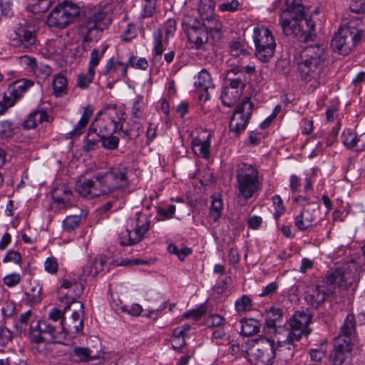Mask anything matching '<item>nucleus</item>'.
<instances>
[{
    "label": "nucleus",
    "instance_id": "obj_15",
    "mask_svg": "<svg viewBox=\"0 0 365 365\" xmlns=\"http://www.w3.org/2000/svg\"><path fill=\"white\" fill-rule=\"evenodd\" d=\"M253 107L254 103L250 101V98L246 96L234 110L229 128L231 132L234 133L235 137H239L246 129Z\"/></svg>",
    "mask_w": 365,
    "mask_h": 365
},
{
    "label": "nucleus",
    "instance_id": "obj_38",
    "mask_svg": "<svg viewBox=\"0 0 365 365\" xmlns=\"http://www.w3.org/2000/svg\"><path fill=\"white\" fill-rule=\"evenodd\" d=\"M214 3L212 0H200L198 6V13L201 21H205L214 15Z\"/></svg>",
    "mask_w": 365,
    "mask_h": 365
},
{
    "label": "nucleus",
    "instance_id": "obj_43",
    "mask_svg": "<svg viewBox=\"0 0 365 365\" xmlns=\"http://www.w3.org/2000/svg\"><path fill=\"white\" fill-rule=\"evenodd\" d=\"M82 279H64L62 282L61 287L65 289H73L76 296L80 295L83 290V286L81 283Z\"/></svg>",
    "mask_w": 365,
    "mask_h": 365
},
{
    "label": "nucleus",
    "instance_id": "obj_41",
    "mask_svg": "<svg viewBox=\"0 0 365 365\" xmlns=\"http://www.w3.org/2000/svg\"><path fill=\"white\" fill-rule=\"evenodd\" d=\"M107 48L108 46H105L101 51L98 48H94L91 51L88 68L90 72H95V68L99 65Z\"/></svg>",
    "mask_w": 365,
    "mask_h": 365
},
{
    "label": "nucleus",
    "instance_id": "obj_29",
    "mask_svg": "<svg viewBox=\"0 0 365 365\" xmlns=\"http://www.w3.org/2000/svg\"><path fill=\"white\" fill-rule=\"evenodd\" d=\"M101 138L96 132L95 123H91L83 140V151L89 153L98 147Z\"/></svg>",
    "mask_w": 365,
    "mask_h": 365
},
{
    "label": "nucleus",
    "instance_id": "obj_2",
    "mask_svg": "<svg viewBox=\"0 0 365 365\" xmlns=\"http://www.w3.org/2000/svg\"><path fill=\"white\" fill-rule=\"evenodd\" d=\"M128 173L127 167L118 164L106 171L95 173L91 179L78 180L76 190L88 200L124 190L129 184Z\"/></svg>",
    "mask_w": 365,
    "mask_h": 365
},
{
    "label": "nucleus",
    "instance_id": "obj_1",
    "mask_svg": "<svg viewBox=\"0 0 365 365\" xmlns=\"http://www.w3.org/2000/svg\"><path fill=\"white\" fill-rule=\"evenodd\" d=\"M361 270V265L355 261L346 262L330 269L324 280L326 285L310 287L307 291L305 301L310 307L317 309L334 294L336 286L344 289L352 286L356 287Z\"/></svg>",
    "mask_w": 365,
    "mask_h": 365
},
{
    "label": "nucleus",
    "instance_id": "obj_63",
    "mask_svg": "<svg viewBox=\"0 0 365 365\" xmlns=\"http://www.w3.org/2000/svg\"><path fill=\"white\" fill-rule=\"evenodd\" d=\"M240 3L237 0L224 2L219 5V10L221 11L235 12L237 11Z\"/></svg>",
    "mask_w": 365,
    "mask_h": 365
},
{
    "label": "nucleus",
    "instance_id": "obj_40",
    "mask_svg": "<svg viewBox=\"0 0 365 365\" xmlns=\"http://www.w3.org/2000/svg\"><path fill=\"white\" fill-rule=\"evenodd\" d=\"M359 136L351 130L348 129L342 133L341 138L344 145L349 150H355L358 145Z\"/></svg>",
    "mask_w": 365,
    "mask_h": 365
},
{
    "label": "nucleus",
    "instance_id": "obj_22",
    "mask_svg": "<svg viewBox=\"0 0 365 365\" xmlns=\"http://www.w3.org/2000/svg\"><path fill=\"white\" fill-rule=\"evenodd\" d=\"M52 120L53 118L44 108L37 107L27 115L23 121L21 127L25 130H34L37 128L38 124L43 122L49 123Z\"/></svg>",
    "mask_w": 365,
    "mask_h": 365
},
{
    "label": "nucleus",
    "instance_id": "obj_47",
    "mask_svg": "<svg viewBox=\"0 0 365 365\" xmlns=\"http://www.w3.org/2000/svg\"><path fill=\"white\" fill-rule=\"evenodd\" d=\"M312 317L304 311H297L292 317V322L293 324L299 323V325H304L309 327L311 323Z\"/></svg>",
    "mask_w": 365,
    "mask_h": 365
},
{
    "label": "nucleus",
    "instance_id": "obj_3",
    "mask_svg": "<svg viewBox=\"0 0 365 365\" xmlns=\"http://www.w3.org/2000/svg\"><path fill=\"white\" fill-rule=\"evenodd\" d=\"M326 48L322 44L306 46L300 53L297 71L302 81L315 89L324 83L326 76Z\"/></svg>",
    "mask_w": 365,
    "mask_h": 365
},
{
    "label": "nucleus",
    "instance_id": "obj_16",
    "mask_svg": "<svg viewBox=\"0 0 365 365\" xmlns=\"http://www.w3.org/2000/svg\"><path fill=\"white\" fill-rule=\"evenodd\" d=\"M313 199L311 202L302 204V210L294 217V225L299 231L309 230L317 223L321 206L317 196H314Z\"/></svg>",
    "mask_w": 365,
    "mask_h": 365
},
{
    "label": "nucleus",
    "instance_id": "obj_49",
    "mask_svg": "<svg viewBox=\"0 0 365 365\" xmlns=\"http://www.w3.org/2000/svg\"><path fill=\"white\" fill-rule=\"evenodd\" d=\"M252 308V300L247 295H243L235 302L236 311L239 313L245 312Z\"/></svg>",
    "mask_w": 365,
    "mask_h": 365
},
{
    "label": "nucleus",
    "instance_id": "obj_19",
    "mask_svg": "<svg viewBox=\"0 0 365 365\" xmlns=\"http://www.w3.org/2000/svg\"><path fill=\"white\" fill-rule=\"evenodd\" d=\"M51 195L53 202L58 210H66L73 205V191L65 184L55 187Z\"/></svg>",
    "mask_w": 365,
    "mask_h": 365
},
{
    "label": "nucleus",
    "instance_id": "obj_60",
    "mask_svg": "<svg viewBox=\"0 0 365 365\" xmlns=\"http://www.w3.org/2000/svg\"><path fill=\"white\" fill-rule=\"evenodd\" d=\"M45 270L51 274H54L58 272V264L53 257H48L44 262Z\"/></svg>",
    "mask_w": 365,
    "mask_h": 365
},
{
    "label": "nucleus",
    "instance_id": "obj_50",
    "mask_svg": "<svg viewBox=\"0 0 365 365\" xmlns=\"http://www.w3.org/2000/svg\"><path fill=\"white\" fill-rule=\"evenodd\" d=\"M0 135L2 138H11L15 135L11 122L3 120L0 123Z\"/></svg>",
    "mask_w": 365,
    "mask_h": 365
},
{
    "label": "nucleus",
    "instance_id": "obj_4",
    "mask_svg": "<svg viewBox=\"0 0 365 365\" xmlns=\"http://www.w3.org/2000/svg\"><path fill=\"white\" fill-rule=\"evenodd\" d=\"M106 15L101 6H87L83 10L78 20V30L83 43L98 41Z\"/></svg>",
    "mask_w": 365,
    "mask_h": 365
},
{
    "label": "nucleus",
    "instance_id": "obj_55",
    "mask_svg": "<svg viewBox=\"0 0 365 365\" xmlns=\"http://www.w3.org/2000/svg\"><path fill=\"white\" fill-rule=\"evenodd\" d=\"M183 23L186 26V33L187 34V31H190L191 29H199L201 27L203 26V21L200 20H198L194 16H186L184 20Z\"/></svg>",
    "mask_w": 365,
    "mask_h": 365
},
{
    "label": "nucleus",
    "instance_id": "obj_34",
    "mask_svg": "<svg viewBox=\"0 0 365 365\" xmlns=\"http://www.w3.org/2000/svg\"><path fill=\"white\" fill-rule=\"evenodd\" d=\"M293 15H297L298 16L305 15L302 0L286 1V9L283 11L281 16H292Z\"/></svg>",
    "mask_w": 365,
    "mask_h": 365
},
{
    "label": "nucleus",
    "instance_id": "obj_56",
    "mask_svg": "<svg viewBox=\"0 0 365 365\" xmlns=\"http://www.w3.org/2000/svg\"><path fill=\"white\" fill-rule=\"evenodd\" d=\"M230 52L232 56L237 57L240 55H246L247 53V50L244 48L240 41H232L230 43Z\"/></svg>",
    "mask_w": 365,
    "mask_h": 365
},
{
    "label": "nucleus",
    "instance_id": "obj_14",
    "mask_svg": "<svg viewBox=\"0 0 365 365\" xmlns=\"http://www.w3.org/2000/svg\"><path fill=\"white\" fill-rule=\"evenodd\" d=\"M311 333V329L304 325H299V323L294 324L292 322V317L288 322V329L286 339L278 341V352L285 354L287 359L292 358L295 350V341H299L302 335L308 336Z\"/></svg>",
    "mask_w": 365,
    "mask_h": 365
},
{
    "label": "nucleus",
    "instance_id": "obj_36",
    "mask_svg": "<svg viewBox=\"0 0 365 365\" xmlns=\"http://www.w3.org/2000/svg\"><path fill=\"white\" fill-rule=\"evenodd\" d=\"M53 93L56 97L63 96L68 91L67 78L62 74L56 75L52 82Z\"/></svg>",
    "mask_w": 365,
    "mask_h": 365
},
{
    "label": "nucleus",
    "instance_id": "obj_48",
    "mask_svg": "<svg viewBox=\"0 0 365 365\" xmlns=\"http://www.w3.org/2000/svg\"><path fill=\"white\" fill-rule=\"evenodd\" d=\"M168 250L170 253L178 256L180 261H183L185 257L190 255L192 253V250L189 247H183L179 249L175 245L170 244L168 247Z\"/></svg>",
    "mask_w": 365,
    "mask_h": 365
},
{
    "label": "nucleus",
    "instance_id": "obj_25",
    "mask_svg": "<svg viewBox=\"0 0 365 365\" xmlns=\"http://www.w3.org/2000/svg\"><path fill=\"white\" fill-rule=\"evenodd\" d=\"M128 65L121 61H114L113 58H110L106 63V69L103 74L109 76L114 82L127 77Z\"/></svg>",
    "mask_w": 365,
    "mask_h": 365
},
{
    "label": "nucleus",
    "instance_id": "obj_32",
    "mask_svg": "<svg viewBox=\"0 0 365 365\" xmlns=\"http://www.w3.org/2000/svg\"><path fill=\"white\" fill-rule=\"evenodd\" d=\"M93 108L90 105L86 106L83 108V112L81 118L78 120L77 125L68 133L71 138L75 136H79L82 133V130L86 127L91 117L93 115Z\"/></svg>",
    "mask_w": 365,
    "mask_h": 365
},
{
    "label": "nucleus",
    "instance_id": "obj_18",
    "mask_svg": "<svg viewBox=\"0 0 365 365\" xmlns=\"http://www.w3.org/2000/svg\"><path fill=\"white\" fill-rule=\"evenodd\" d=\"M9 40L11 46L28 50L36 43L35 31L20 26L10 34Z\"/></svg>",
    "mask_w": 365,
    "mask_h": 365
},
{
    "label": "nucleus",
    "instance_id": "obj_54",
    "mask_svg": "<svg viewBox=\"0 0 365 365\" xmlns=\"http://www.w3.org/2000/svg\"><path fill=\"white\" fill-rule=\"evenodd\" d=\"M126 63L128 65V68L131 66L138 69L145 70L148 67V63L145 58H140L137 59V57L134 56H130Z\"/></svg>",
    "mask_w": 365,
    "mask_h": 365
},
{
    "label": "nucleus",
    "instance_id": "obj_61",
    "mask_svg": "<svg viewBox=\"0 0 365 365\" xmlns=\"http://www.w3.org/2000/svg\"><path fill=\"white\" fill-rule=\"evenodd\" d=\"M13 1L14 0H0V10L3 16L9 17L13 15Z\"/></svg>",
    "mask_w": 365,
    "mask_h": 365
},
{
    "label": "nucleus",
    "instance_id": "obj_5",
    "mask_svg": "<svg viewBox=\"0 0 365 365\" xmlns=\"http://www.w3.org/2000/svg\"><path fill=\"white\" fill-rule=\"evenodd\" d=\"M122 113H118L115 105H107L99 113L98 115H103V118H97L92 123H95L96 132L99 136L111 135L117 130L121 131L128 138H136L139 134H133L131 130H123L121 122Z\"/></svg>",
    "mask_w": 365,
    "mask_h": 365
},
{
    "label": "nucleus",
    "instance_id": "obj_37",
    "mask_svg": "<svg viewBox=\"0 0 365 365\" xmlns=\"http://www.w3.org/2000/svg\"><path fill=\"white\" fill-rule=\"evenodd\" d=\"M194 85L196 88L202 90H208L210 88H213L211 76L205 69H202L198 73Z\"/></svg>",
    "mask_w": 365,
    "mask_h": 365
},
{
    "label": "nucleus",
    "instance_id": "obj_9",
    "mask_svg": "<svg viewBox=\"0 0 365 365\" xmlns=\"http://www.w3.org/2000/svg\"><path fill=\"white\" fill-rule=\"evenodd\" d=\"M239 196L247 200L251 198L259 188L257 170L250 165L243 164L236 175Z\"/></svg>",
    "mask_w": 365,
    "mask_h": 365
},
{
    "label": "nucleus",
    "instance_id": "obj_59",
    "mask_svg": "<svg viewBox=\"0 0 365 365\" xmlns=\"http://www.w3.org/2000/svg\"><path fill=\"white\" fill-rule=\"evenodd\" d=\"M13 339L12 332L6 327H0V348L6 346Z\"/></svg>",
    "mask_w": 365,
    "mask_h": 365
},
{
    "label": "nucleus",
    "instance_id": "obj_39",
    "mask_svg": "<svg viewBox=\"0 0 365 365\" xmlns=\"http://www.w3.org/2000/svg\"><path fill=\"white\" fill-rule=\"evenodd\" d=\"M203 21V26L207 29L213 37H220L222 29L221 23L215 17L214 15Z\"/></svg>",
    "mask_w": 365,
    "mask_h": 365
},
{
    "label": "nucleus",
    "instance_id": "obj_17",
    "mask_svg": "<svg viewBox=\"0 0 365 365\" xmlns=\"http://www.w3.org/2000/svg\"><path fill=\"white\" fill-rule=\"evenodd\" d=\"M73 304H76L78 310L73 312L71 318L68 322H66L65 319H62V329L61 331L63 332L64 336L66 334H71L72 337H75L83 329L84 311L82 302L73 301Z\"/></svg>",
    "mask_w": 365,
    "mask_h": 365
},
{
    "label": "nucleus",
    "instance_id": "obj_57",
    "mask_svg": "<svg viewBox=\"0 0 365 365\" xmlns=\"http://www.w3.org/2000/svg\"><path fill=\"white\" fill-rule=\"evenodd\" d=\"M206 323L209 327H222L225 324V319L219 314H213L207 317Z\"/></svg>",
    "mask_w": 365,
    "mask_h": 365
},
{
    "label": "nucleus",
    "instance_id": "obj_28",
    "mask_svg": "<svg viewBox=\"0 0 365 365\" xmlns=\"http://www.w3.org/2000/svg\"><path fill=\"white\" fill-rule=\"evenodd\" d=\"M71 357L77 363L89 362L101 358V354H93V350L87 347L76 346L73 349Z\"/></svg>",
    "mask_w": 365,
    "mask_h": 365
},
{
    "label": "nucleus",
    "instance_id": "obj_12",
    "mask_svg": "<svg viewBox=\"0 0 365 365\" xmlns=\"http://www.w3.org/2000/svg\"><path fill=\"white\" fill-rule=\"evenodd\" d=\"M255 55L263 62L269 61L274 56L276 43L269 29L266 27H256L253 31Z\"/></svg>",
    "mask_w": 365,
    "mask_h": 365
},
{
    "label": "nucleus",
    "instance_id": "obj_11",
    "mask_svg": "<svg viewBox=\"0 0 365 365\" xmlns=\"http://www.w3.org/2000/svg\"><path fill=\"white\" fill-rule=\"evenodd\" d=\"M80 16V8L66 1L58 4L48 14L46 19L49 27L64 29Z\"/></svg>",
    "mask_w": 365,
    "mask_h": 365
},
{
    "label": "nucleus",
    "instance_id": "obj_44",
    "mask_svg": "<svg viewBox=\"0 0 365 365\" xmlns=\"http://www.w3.org/2000/svg\"><path fill=\"white\" fill-rule=\"evenodd\" d=\"M154 47L153 50V55L156 57H160L163 53V34L160 30H157L153 32Z\"/></svg>",
    "mask_w": 365,
    "mask_h": 365
},
{
    "label": "nucleus",
    "instance_id": "obj_13",
    "mask_svg": "<svg viewBox=\"0 0 365 365\" xmlns=\"http://www.w3.org/2000/svg\"><path fill=\"white\" fill-rule=\"evenodd\" d=\"M273 340L266 337L257 340L255 344L250 349V360L255 365H272L273 364L276 351Z\"/></svg>",
    "mask_w": 365,
    "mask_h": 365
},
{
    "label": "nucleus",
    "instance_id": "obj_31",
    "mask_svg": "<svg viewBox=\"0 0 365 365\" xmlns=\"http://www.w3.org/2000/svg\"><path fill=\"white\" fill-rule=\"evenodd\" d=\"M93 108L90 105L86 106L83 108V112L81 118L78 120L77 125L68 133L71 138L75 136H79L82 133V130L86 127L91 117L93 115Z\"/></svg>",
    "mask_w": 365,
    "mask_h": 365
},
{
    "label": "nucleus",
    "instance_id": "obj_46",
    "mask_svg": "<svg viewBox=\"0 0 365 365\" xmlns=\"http://www.w3.org/2000/svg\"><path fill=\"white\" fill-rule=\"evenodd\" d=\"M81 221V217L80 215H71L67 217L63 221V227L64 230L67 232H71L78 227Z\"/></svg>",
    "mask_w": 365,
    "mask_h": 365
},
{
    "label": "nucleus",
    "instance_id": "obj_58",
    "mask_svg": "<svg viewBox=\"0 0 365 365\" xmlns=\"http://www.w3.org/2000/svg\"><path fill=\"white\" fill-rule=\"evenodd\" d=\"M349 9L356 14H365V0H351L349 4Z\"/></svg>",
    "mask_w": 365,
    "mask_h": 365
},
{
    "label": "nucleus",
    "instance_id": "obj_24",
    "mask_svg": "<svg viewBox=\"0 0 365 365\" xmlns=\"http://www.w3.org/2000/svg\"><path fill=\"white\" fill-rule=\"evenodd\" d=\"M356 325V322L354 315L353 314H348L340 328L339 334L335 338H341L346 341V342L355 344L357 340Z\"/></svg>",
    "mask_w": 365,
    "mask_h": 365
},
{
    "label": "nucleus",
    "instance_id": "obj_35",
    "mask_svg": "<svg viewBox=\"0 0 365 365\" xmlns=\"http://www.w3.org/2000/svg\"><path fill=\"white\" fill-rule=\"evenodd\" d=\"M240 334L245 336L254 335L259 331L260 322L254 319H242L241 320Z\"/></svg>",
    "mask_w": 365,
    "mask_h": 365
},
{
    "label": "nucleus",
    "instance_id": "obj_33",
    "mask_svg": "<svg viewBox=\"0 0 365 365\" xmlns=\"http://www.w3.org/2000/svg\"><path fill=\"white\" fill-rule=\"evenodd\" d=\"M106 263L105 257L99 256L96 257L90 265L83 267V276L94 277L103 271Z\"/></svg>",
    "mask_w": 365,
    "mask_h": 365
},
{
    "label": "nucleus",
    "instance_id": "obj_26",
    "mask_svg": "<svg viewBox=\"0 0 365 365\" xmlns=\"http://www.w3.org/2000/svg\"><path fill=\"white\" fill-rule=\"evenodd\" d=\"M205 136L198 135L192 140V147L194 152L203 158H208L210 155L211 134L203 133Z\"/></svg>",
    "mask_w": 365,
    "mask_h": 365
},
{
    "label": "nucleus",
    "instance_id": "obj_20",
    "mask_svg": "<svg viewBox=\"0 0 365 365\" xmlns=\"http://www.w3.org/2000/svg\"><path fill=\"white\" fill-rule=\"evenodd\" d=\"M334 346V349L330 354L332 365H342L350 356L354 344L346 342L341 338H335Z\"/></svg>",
    "mask_w": 365,
    "mask_h": 365
},
{
    "label": "nucleus",
    "instance_id": "obj_62",
    "mask_svg": "<svg viewBox=\"0 0 365 365\" xmlns=\"http://www.w3.org/2000/svg\"><path fill=\"white\" fill-rule=\"evenodd\" d=\"M206 312V309L204 307H200L198 309H191L184 313L183 317L188 319L192 317L195 320L200 319Z\"/></svg>",
    "mask_w": 365,
    "mask_h": 365
},
{
    "label": "nucleus",
    "instance_id": "obj_23",
    "mask_svg": "<svg viewBox=\"0 0 365 365\" xmlns=\"http://www.w3.org/2000/svg\"><path fill=\"white\" fill-rule=\"evenodd\" d=\"M131 226H134V239L133 243H139L144 238L145 234L148 231L150 226V220L148 216L141 212L135 213L133 218H130Z\"/></svg>",
    "mask_w": 365,
    "mask_h": 365
},
{
    "label": "nucleus",
    "instance_id": "obj_21",
    "mask_svg": "<svg viewBox=\"0 0 365 365\" xmlns=\"http://www.w3.org/2000/svg\"><path fill=\"white\" fill-rule=\"evenodd\" d=\"M34 86L31 80L22 79L11 83L3 96L6 101L14 102V106L18 100L21 98L24 93Z\"/></svg>",
    "mask_w": 365,
    "mask_h": 365
},
{
    "label": "nucleus",
    "instance_id": "obj_8",
    "mask_svg": "<svg viewBox=\"0 0 365 365\" xmlns=\"http://www.w3.org/2000/svg\"><path fill=\"white\" fill-rule=\"evenodd\" d=\"M364 31L349 24L341 26L334 34L331 48L339 55L347 56L359 44Z\"/></svg>",
    "mask_w": 365,
    "mask_h": 365
},
{
    "label": "nucleus",
    "instance_id": "obj_51",
    "mask_svg": "<svg viewBox=\"0 0 365 365\" xmlns=\"http://www.w3.org/2000/svg\"><path fill=\"white\" fill-rule=\"evenodd\" d=\"M65 319L63 314H62L60 309L57 308H53L49 314L48 317L46 319V321L52 322V324H57V327L62 329L61 320Z\"/></svg>",
    "mask_w": 365,
    "mask_h": 365
},
{
    "label": "nucleus",
    "instance_id": "obj_10",
    "mask_svg": "<svg viewBox=\"0 0 365 365\" xmlns=\"http://www.w3.org/2000/svg\"><path fill=\"white\" fill-rule=\"evenodd\" d=\"M61 334H63L57 324H52V322L43 319L38 321L35 326L31 325L29 339L33 344L60 343Z\"/></svg>",
    "mask_w": 365,
    "mask_h": 365
},
{
    "label": "nucleus",
    "instance_id": "obj_30",
    "mask_svg": "<svg viewBox=\"0 0 365 365\" xmlns=\"http://www.w3.org/2000/svg\"><path fill=\"white\" fill-rule=\"evenodd\" d=\"M42 287L37 281H31L29 288L25 291L26 302L29 305L37 304L41 302Z\"/></svg>",
    "mask_w": 365,
    "mask_h": 365
},
{
    "label": "nucleus",
    "instance_id": "obj_53",
    "mask_svg": "<svg viewBox=\"0 0 365 365\" xmlns=\"http://www.w3.org/2000/svg\"><path fill=\"white\" fill-rule=\"evenodd\" d=\"M145 4L141 14L143 18L151 17L155 12L157 0H144Z\"/></svg>",
    "mask_w": 365,
    "mask_h": 365
},
{
    "label": "nucleus",
    "instance_id": "obj_27",
    "mask_svg": "<svg viewBox=\"0 0 365 365\" xmlns=\"http://www.w3.org/2000/svg\"><path fill=\"white\" fill-rule=\"evenodd\" d=\"M210 32L203 26L199 29H191L187 31V38L190 43L195 44V48L197 49H204L205 45L208 41V34Z\"/></svg>",
    "mask_w": 365,
    "mask_h": 365
},
{
    "label": "nucleus",
    "instance_id": "obj_64",
    "mask_svg": "<svg viewBox=\"0 0 365 365\" xmlns=\"http://www.w3.org/2000/svg\"><path fill=\"white\" fill-rule=\"evenodd\" d=\"M3 281L7 287H13L21 282V276L17 273L9 274L4 277Z\"/></svg>",
    "mask_w": 365,
    "mask_h": 365
},
{
    "label": "nucleus",
    "instance_id": "obj_45",
    "mask_svg": "<svg viewBox=\"0 0 365 365\" xmlns=\"http://www.w3.org/2000/svg\"><path fill=\"white\" fill-rule=\"evenodd\" d=\"M96 72H90L88 70L87 73H80L77 76V86L81 89H86L93 81Z\"/></svg>",
    "mask_w": 365,
    "mask_h": 365
},
{
    "label": "nucleus",
    "instance_id": "obj_52",
    "mask_svg": "<svg viewBox=\"0 0 365 365\" xmlns=\"http://www.w3.org/2000/svg\"><path fill=\"white\" fill-rule=\"evenodd\" d=\"M274 207V218L277 221L280 216L285 212V207L279 195H274L272 198Z\"/></svg>",
    "mask_w": 365,
    "mask_h": 365
},
{
    "label": "nucleus",
    "instance_id": "obj_7",
    "mask_svg": "<svg viewBox=\"0 0 365 365\" xmlns=\"http://www.w3.org/2000/svg\"><path fill=\"white\" fill-rule=\"evenodd\" d=\"M280 25L286 36H294L301 41H313L316 37L314 33L315 24L312 19L297 15L280 16Z\"/></svg>",
    "mask_w": 365,
    "mask_h": 365
},
{
    "label": "nucleus",
    "instance_id": "obj_42",
    "mask_svg": "<svg viewBox=\"0 0 365 365\" xmlns=\"http://www.w3.org/2000/svg\"><path fill=\"white\" fill-rule=\"evenodd\" d=\"M100 138L102 148L110 150H116L118 148L119 138L118 136H115L113 134L105 135L100 136Z\"/></svg>",
    "mask_w": 365,
    "mask_h": 365
},
{
    "label": "nucleus",
    "instance_id": "obj_6",
    "mask_svg": "<svg viewBox=\"0 0 365 365\" xmlns=\"http://www.w3.org/2000/svg\"><path fill=\"white\" fill-rule=\"evenodd\" d=\"M247 84L244 68L234 67L227 71L220 99L224 106L231 107L240 99Z\"/></svg>",
    "mask_w": 365,
    "mask_h": 365
}]
</instances>
